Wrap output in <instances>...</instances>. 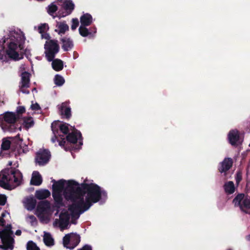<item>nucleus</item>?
<instances>
[{
    "label": "nucleus",
    "mask_w": 250,
    "mask_h": 250,
    "mask_svg": "<svg viewBox=\"0 0 250 250\" xmlns=\"http://www.w3.org/2000/svg\"><path fill=\"white\" fill-rule=\"evenodd\" d=\"M22 178L21 173L15 168H7L0 172V187L10 189L9 183L15 184L17 186L21 184Z\"/></svg>",
    "instance_id": "obj_3"
},
{
    "label": "nucleus",
    "mask_w": 250,
    "mask_h": 250,
    "mask_svg": "<svg viewBox=\"0 0 250 250\" xmlns=\"http://www.w3.org/2000/svg\"><path fill=\"white\" fill-rule=\"evenodd\" d=\"M21 44L19 45V48L21 49ZM18 48L17 43L11 42L9 43L8 48L6 51L7 56L15 61H18L23 58V55L22 54L20 55L17 51Z\"/></svg>",
    "instance_id": "obj_7"
},
{
    "label": "nucleus",
    "mask_w": 250,
    "mask_h": 250,
    "mask_svg": "<svg viewBox=\"0 0 250 250\" xmlns=\"http://www.w3.org/2000/svg\"><path fill=\"white\" fill-rule=\"evenodd\" d=\"M8 138L11 140V144H14L16 147L21 146V144L23 141V139L20 137L19 133L15 137H8Z\"/></svg>",
    "instance_id": "obj_28"
},
{
    "label": "nucleus",
    "mask_w": 250,
    "mask_h": 250,
    "mask_svg": "<svg viewBox=\"0 0 250 250\" xmlns=\"http://www.w3.org/2000/svg\"><path fill=\"white\" fill-rule=\"evenodd\" d=\"M60 139L59 140V145L63 147V148H66V147H70L69 145H66V146H65V145H66V141L65 140V138L63 135H59ZM67 145V143L66 144Z\"/></svg>",
    "instance_id": "obj_40"
},
{
    "label": "nucleus",
    "mask_w": 250,
    "mask_h": 250,
    "mask_svg": "<svg viewBox=\"0 0 250 250\" xmlns=\"http://www.w3.org/2000/svg\"><path fill=\"white\" fill-rule=\"evenodd\" d=\"M242 180V172L241 170H238L235 175V180L237 184H239Z\"/></svg>",
    "instance_id": "obj_41"
},
{
    "label": "nucleus",
    "mask_w": 250,
    "mask_h": 250,
    "mask_svg": "<svg viewBox=\"0 0 250 250\" xmlns=\"http://www.w3.org/2000/svg\"><path fill=\"white\" fill-rule=\"evenodd\" d=\"M26 203L28 208L30 209H33L35 208L37 202L36 199L33 197H31L27 199Z\"/></svg>",
    "instance_id": "obj_35"
},
{
    "label": "nucleus",
    "mask_w": 250,
    "mask_h": 250,
    "mask_svg": "<svg viewBox=\"0 0 250 250\" xmlns=\"http://www.w3.org/2000/svg\"><path fill=\"white\" fill-rule=\"evenodd\" d=\"M77 250H92V247L89 245H85L82 248L79 249Z\"/></svg>",
    "instance_id": "obj_47"
},
{
    "label": "nucleus",
    "mask_w": 250,
    "mask_h": 250,
    "mask_svg": "<svg viewBox=\"0 0 250 250\" xmlns=\"http://www.w3.org/2000/svg\"><path fill=\"white\" fill-rule=\"evenodd\" d=\"M225 192L228 194H233L235 191V187L232 181L226 182L224 185Z\"/></svg>",
    "instance_id": "obj_23"
},
{
    "label": "nucleus",
    "mask_w": 250,
    "mask_h": 250,
    "mask_svg": "<svg viewBox=\"0 0 250 250\" xmlns=\"http://www.w3.org/2000/svg\"><path fill=\"white\" fill-rule=\"evenodd\" d=\"M4 214L3 213L2 214V217H4Z\"/></svg>",
    "instance_id": "obj_57"
},
{
    "label": "nucleus",
    "mask_w": 250,
    "mask_h": 250,
    "mask_svg": "<svg viewBox=\"0 0 250 250\" xmlns=\"http://www.w3.org/2000/svg\"><path fill=\"white\" fill-rule=\"evenodd\" d=\"M59 112L63 118L68 119L71 116V108L65 103H62L59 108Z\"/></svg>",
    "instance_id": "obj_13"
},
{
    "label": "nucleus",
    "mask_w": 250,
    "mask_h": 250,
    "mask_svg": "<svg viewBox=\"0 0 250 250\" xmlns=\"http://www.w3.org/2000/svg\"><path fill=\"white\" fill-rule=\"evenodd\" d=\"M21 234V231L20 229H18L15 232V234L18 236H20Z\"/></svg>",
    "instance_id": "obj_51"
},
{
    "label": "nucleus",
    "mask_w": 250,
    "mask_h": 250,
    "mask_svg": "<svg viewBox=\"0 0 250 250\" xmlns=\"http://www.w3.org/2000/svg\"><path fill=\"white\" fill-rule=\"evenodd\" d=\"M6 197L5 195H0V205L4 206L6 202Z\"/></svg>",
    "instance_id": "obj_44"
},
{
    "label": "nucleus",
    "mask_w": 250,
    "mask_h": 250,
    "mask_svg": "<svg viewBox=\"0 0 250 250\" xmlns=\"http://www.w3.org/2000/svg\"><path fill=\"white\" fill-rule=\"evenodd\" d=\"M3 119L4 122L8 124L6 125L7 128L11 132L14 131L16 129L15 124L17 120L15 114L10 112H6Z\"/></svg>",
    "instance_id": "obj_10"
},
{
    "label": "nucleus",
    "mask_w": 250,
    "mask_h": 250,
    "mask_svg": "<svg viewBox=\"0 0 250 250\" xmlns=\"http://www.w3.org/2000/svg\"><path fill=\"white\" fill-rule=\"evenodd\" d=\"M86 27V26L81 25L79 28V33L83 37L92 35V32H90Z\"/></svg>",
    "instance_id": "obj_32"
},
{
    "label": "nucleus",
    "mask_w": 250,
    "mask_h": 250,
    "mask_svg": "<svg viewBox=\"0 0 250 250\" xmlns=\"http://www.w3.org/2000/svg\"><path fill=\"white\" fill-rule=\"evenodd\" d=\"M66 140L67 145H69L70 147L75 148L76 149H80L83 144L82 133L74 127L72 131L66 135Z\"/></svg>",
    "instance_id": "obj_4"
},
{
    "label": "nucleus",
    "mask_w": 250,
    "mask_h": 250,
    "mask_svg": "<svg viewBox=\"0 0 250 250\" xmlns=\"http://www.w3.org/2000/svg\"><path fill=\"white\" fill-rule=\"evenodd\" d=\"M77 185L78 183L74 180L68 181L67 187L63 192L65 199L72 202L68 208L72 219H78L81 214L90 208L85 202L84 198L82 197V195L80 194V190L77 191L75 189V185ZM72 223L76 224V222L72 220Z\"/></svg>",
    "instance_id": "obj_1"
},
{
    "label": "nucleus",
    "mask_w": 250,
    "mask_h": 250,
    "mask_svg": "<svg viewBox=\"0 0 250 250\" xmlns=\"http://www.w3.org/2000/svg\"><path fill=\"white\" fill-rule=\"evenodd\" d=\"M52 182L53 183L52 185L53 192H62L63 190L64 184L66 181L63 179L60 180L58 181L53 180Z\"/></svg>",
    "instance_id": "obj_15"
},
{
    "label": "nucleus",
    "mask_w": 250,
    "mask_h": 250,
    "mask_svg": "<svg viewBox=\"0 0 250 250\" xmlns=\"http://www.w3.org/2000/svg\"><path fill=\"white\" fill-rule=\"evenodd\" d=\"M31 74L27 72L24 71L21 74V81L20 82V89L23 93L28 94L29 91L25 88L30 87V77Z\"/></svg>",
    "instance_id": "obj_9"
},
{
    "label": "nucleus",
    "mask_w": 250,
    "mask_h": 250,
    "mask_svg": "<svg viewBox=\"0 0 250 250\" xmlns=\"http://www.w3.org/2000/svg\"><path fill=\"white\" fill-rule=\"evenodd\" d=\"M32 91H36V92L37 91V88L34 87L33 89H32Z\"/></svg>",
    "instance_id": "obj_54"
},
{
    "label": "nucleus",
    "mask_w": 250,
    "mask_h": 250,
    "mask_svg": "<svg viewBox=\"0 0 250 250\" xmlns=\"http://www.w3.org/2000/svg\"><path fill=\"white\" fill-rule=\"evenodd\" d=\"M27 250H40L36 244L32 241H29L27 243Z\"/></svg>",
    "instance_id": "obj_37"
},
{
    "label": "nucleus",
    "mask_w": 250,
    "mask_h": 250,
    "mask_svg": "<svg viewBox=\"0 0 250 250\" xmlns=\"http://www.w3.org/2000/svg\"><path fill=\"white\" fill-rule=\"evenodd\" d=\"M50 196V192L47 189H40L36 190L35 192L36 197L39 200H43Z\"/></svg>",
    "instance_id": "obj_22"
},
{
    "label": "nucleus",
    "mask_w": 250,
    "mask_h": 250,
    "mask_svg": "<svg viewBox=\"0 0 250 250\" xmlns=\"http://www.w3.org/2000/svg\"><path fill=\"white\" fill-rule=\"evenodd\" d=\"M12 162H10L9 163V166H11V165H12Z\"/></svg>",
    "instance_id": "obj_56"
},
{
    "label": "nucleus",
    "mask_w": 250,
    "mask_h": 250,
    "mask_svg": "<svg viewBox=\"0 0 250 250\" xmlns=\"http://www.w3.org/2000/svg\"><path fill=\"white\" fill-rule=\"evenodd\" d=\"M25 112V108L23 106H19L17 107V112L19 114H22Z\"/></svg>",
    "instance_id": "obj_45"
},
{
    "label": "nucleus",
    "mask_w": 250,
    "mask_h": 250,
    "mask_svg": "<svg viewBox=\"0 0 250 250\" xmlns=\"http://www.w3.org/2000/svg\"><path fill=\"white\" fill-rule=\"evenodd\" d=\"M93 31L94 32V33H95L96 32V28H94V30Z\"/></svg>",
    "instance_id": "obj_55"
},
{
    "label": "nucleus",
    "mask_w": 250,
    "mask_h": 250,
    "mask_svg": "<svg viewBox=\"0 0 250 250\" xmlns=\"http://www.w3.org/2000/svg\"><path fill=\"white\" fill-rule=\"evenodd\" d=\"M57 27L58 29H55V31L60 35L64 34L66 31L69 30V26L65 21L58 22Z\"/></svg>",
    "instance_id": "obj_21"
},
{
    "label": "nucleus",
    "mask_w": 250,
    "mask_h": 250,
    "mask_svg": "<svg viewBox=\"0 0 250 250\" xmlns=\"http://www.w3.org/2000/svg\"><path fill=\"white\" fill-rule=\"evenodd\" d=\"M52 196L54 198L55 206L57 208L63 206V199L62 192H52Z\"/></svg>",
    "instance_id": "obj_20"
},
{
    "label": "nucleus",
    "mask_w": 250,
    "mask_h": 250,
    "mask_svg": "<svg viewBox=\"0 0 250 250\" xmlns=\"http://www.w3.org/2000/svg\"><path fill=\"white\" fill-rule=\"evenodd\" d=\"M23 124L25 127L27 129L32 127L34 124L33 118L31 117L24 118L23 120Z\"/></svg>",
    "instance_id": "obj_33"
},
{
    "label": "nucleus",
    "mask_w": 250,
    "mask_h": 250,
    "mask_svg": "<svg viewBox=\"0 0 250 250\" xmlns=\"http://www.w3.org/2000/svg\"><path fill=\"white\" fill-rule=\"evenodd\" d=\"M49 29V26L47 23H44L40 24L38 26V31L40 34H43L45 33L47 30Z\"/></svg>",
    "instance_id": "obj_39"
},
{
    "label": "nucleus",
    "mask_w": 250,
    "mask_h": 250,
    "mask_svg": "<svg viewBox=\"0 0 250 250\" xmlns=\"http://www.w3.org/2000/svg\"><path fill=\"white\" fill-rule=\"evenodd\" d=\"M5 223V220L3 218L0 217V224H1V226H4Z\"/></svg>",
    "instance_id": "obj_50"
},
{
    "label": "nucleus",
    "mask_w": 250,
    "mask_h": 250,
    "mask_svg": "<svg viewBox=\"0 0 250 250\" xmlns=\"http://www.w3.org/2000/svg\"><path fill=\"white\" fill-rule=\"evenodd\" d=\"M29 219L30 223L32 226H35L38 224L37 219L35 216L31 215L28 216Z\"/></svg>",
    "instance_id": "obj_42"
},
{
    "label": "nucleus",
    "mask_w": 250,
    "mask_h": 250,
    "mask_svg": "<svg viewBox=\"0 0 250 250\" xmlns=\"http://www.w3.org/2000/svg\"><path fill=\"white\" fill-rule=\"evenodd\" d=\"M43 242L45 245L52 246L54 245V239L49 233H45L43 236Z\"/></svg>",
    "instance_id": "obj_30"
},
{
    "label": "nucleus",
    "mask_w": 250,
    "mask_h": 250,
    "mask_svg": "<svg viewBox=\"0 0 250 250\" xmlns=\"http://www.w3.org/2000/svg\"><path fill=\"white\" fill-rule=\"evenodd\" d=\"M51 157L50 152L47 149H40L36 154L35 162L39 166L47 164Z\"/></svg>",
    "instance_id": "obj_8"
},
{
    "label": "nucleus",
    "mask_w": 250,
    "mask_h": 250,
    "mask_svg": "<svg viewBox=\"0 0 250 250\" xmlns=\"http://www.w3.org/2000/svg\"><path fill=\"white\" fill-rule=\"evenodd\" d=\"M60 225L62 227H66L69 222L70 215L67 211L62 212L60 214Z\"/></svg>",
    "instance_id": "obj_19"
},
{
    "label": "nucleus",
    "mask_w": 250,
    "mask_h": 250,
    "mask_svg": "<svg viewBox=\"0 0 250 250\" xmlns=\"http://www.w3.org/2000/svg\"><path fill=\"white\" fill-rule=\"evenodd\" d=\"M50 208V203L47 200L40 202L37 206V209L41 212H44Z\"/></svg>",
    "instance_id": "obj_26"
},
{
    "label": "nucleus",
    "mask_w": 250,
    "mask_h": 250,
    "mask_svg": "<svg viewBox=\"0 0 250 250\" xmlns=\"http://www.w3.org/2000/svg\"><path fill=\"white\" fill-rule=\"evenodd\" d=\"M69 125L66 123H62L60 131L64 135H67L69 133Z\"/></svg>",
    "instance_id": "obj_36"
},
{
    "label": "nucleus",
    "mask_w": 250,
    "mask_h": 250,
    "mask_svg": "<svg viewBox=\"0 0 250 250\" xmlns=\"http://www.w3.org/2000/svg\"><path fill=\"white\" fill-rule=\"evenodd\" d=\"M229 143L232 146H235L240 139L239 132L237 130H230L228 134Z\"/></svg>",
    "instance_id": "obj_16"
},
{
    "label": "nucleus",
    "mask_w": 250,
    "mask_h": 250,
    "mask_svg": "<svg viewBox=\"0 0 250 250\" xmlns=\"http://www.w3.org/2000/svg\"><path fill=\"white\" fill-rule=\"evenodd\" d=\"M80 242V236L76 233L66 234L63 238V244L64 247L70 250L75 248Z\"/></svg>",
    "instance_id": "obj_6"
},
{
    "label": "nucleus",
    "mask_w": 250,
    "mask_h": 250,
    "mask_svg": "<svg viewBox=\"0 0 250 250\" xmlns=\"http://www.w3.org/2000/svg\"><path fill=\"white\" fill-rule=\"evenodd\" d=\"M244 197V193H239L235 197L232 201L235 207H239L240 208H242L241 204Z\"/></svg>",
    "instance_id": "obj_27"
},
{
    "label": "nucleus",
    "mask_w": 250,
    "mask_h": 250,
    "mask_svg": "<svg viewBox=\"0 0 250 250\" xmlns=\"http://www.w3.org/2000/svg\"><path fill=\"white\" fill-rule=\"evenodd\" d=\"M42 182V179L41 175L38 171H34L32 173L30 184L34 186H40Z\"/></svg>",
    "instance_id": "obj_17"
},
{
    "label": "nucleus",
    "mask_w": 250,
    "mask_h": 250,
    "mask_svg": "<svg viewBox=\"0 0 250 250\" xmlns=\"http://www.w3.org/2000/svg\"><path fill=\"white\" fill-rule=\"evenodd\" d=\"M59 135H60V134L56 135H54V136L53 137H52L51 139L52 142L53 143H55L56 141H57L58 142L59 140Z\"/></svg>",
    "instance_id": "obj_49"
},
{
    "label": "nucleus",
    "mask_w": 250,
    "mask_h": 250,
    "mask_svg": "<svg viewBox=\"0 0 250 250\" xmlns=\"http://www.w3.org/2000/svg\"><path fill=\"white\" fill-rule=\"evenodd\" d=\"M54 80L55 84L57 86H62L65 82L64 78L61 75L59 74L55 75Z\"/></svg>",
    "instance_id": "obj_34"
},
{
    "label": "nucleus",
    "mask_w": 250,
    "mask_h": 250,
    "mask_svg": "<svg viewBox=\"0 0 250 250\" xmlns=\"http://www.w3.org/2000/svg\"><path fill=\"white\" fill-rule=\"evenodd\" d=\"M42 38H45L46 39H47L49 37V36L48 34H44L43 35V34H42Z\"/></svg>",
    "instance_id": "obj_52"
},
{
    "label": "nucleus",
    "mask_w": 250,
    "mask_h": 250,
    "mask_svg": "<svg viewBox=\"0 0 250 250\" xmlns=\"http://www.w3.org/2000/svg\"><path fill=\"white\" fill-rule=\"evenodd\" d=\"M44 49L45 57L47 61L51 62L60 50V46L58 43V41L50 40L48 42H46L44 45Z\"/></svg>",
    "instance_id": "obj_5"
},
{
    "label": "nucleus",
    "mask_w": 250,
    "mask_h": 250,
    "mask_svg": "<svg viewBox=\"0 0 250 250\" xmlns=\"http://www.w3.org/2000/svg\"><path fill=\"white\" fill-rule=\"evenodd\" d=\"M62 42V48L64 51H68L74 46L72 40L70 38L64 37L60 39Z\"/></svg>",
    "instance_id": "obj_14"
},
{
    "label": "nucleus",
    "mask_w": 250,
    "mask_h": 250,
    "mask_svg": "<svg viewBox=\"0 0 250 250\" xmlns=\"http://www.w3.org/2000/svg\"><path fill=\"white\" fill-rule=\"evenodd\" d=\"M241 206L242 208H240V209L245 213H249V212L247 210L244 209V208L247 209L250 208V199H249L247 197L244 198L241 204Z\"/></svg>",
    "instance_id": "obj_31"
},
{
    "label": "nucleus",
    "mask_w": 250,
    "mask_h": 250,
    "mask_svg": "<svg viewBox=\"0 0 250 250\" xmlns=\"http://www.w3.org/2000/svg\"><path fill=\"white\" fill-rule=\"evenodd\" d=\"M52 62V68L56 71H60L63 69V63L61 60L59 59H53Z\"/></svg>",
    "instance_id": "obj_24"
},
{
    "label": "nucleus",
    "mask_w": 250,
    "mask_h": 250,
    "mask_svg": "<svg viewBox=\"0 0 250 250\" xmlns=\"http://www.w3.org/2000/svg\"><path fill=\"white\" fill-rule=\"evenodd\" d=\"M12 226L11 225H7L6 228L2 231L3 232H12L11 231Z\"/></svg>",
    "instance_id": "obj_48"
},
{
    "label": "nucleus",
    "mask_w": 250,
    "mask_h": 250,
    "mask_svg": "<svg viewBox=\"0 0 250 250\" xmlns=\"http://www.w3.org/2000/svg\"><path fill=\"white\" fill-rule=\"evenodd\" d=\"M61 122L59 121H54L51 124V130L54 135H59Z\"/></svg>",
    "instance_id": "obj_29"
},
{
    "label": "nucleus",
    "mask_w": 250,
    "mask_h": 250,
    "mask_svg": "<svg viewBox=\"0 0 250 250\" xmlns=\"http://www.w3.org/2000/svg\"><path fill=\"white\" fill-rule=\"evenodd\" d=\"M31 108L33 110H38L40 109V106L39 104L37 103L32 104L31 105Z\"/></svg>",
    "instance_id": "obj_46"
},
{
    "label": "nucleus",
    "mask_w": 250,
    "mask_h": 250,
    "mask_svg": "<svg viewBox=\"0 0 250 250\" xmlns=\"http://www.w3.org/2000/svg\"><path fill=\"white\" fill-rule=\"evenodd\" d=\"M247 239L248 241H250V234L247 236Z\"/></svg>",
    "instance_id": "obj_53"
},
{
    "label": "nucleus",
    "mask_w": 250,
    "mask_h": 250,
    "mask_svg": "<svg viewBox=\"0 0 250 250\" xmlns=\"http://www.w3.org/2000/svg\"><path fill=\"white\" fill-rule=\"evenodd\" d=\"M79 24V21L78 19L75 18L72 20V25H71V29L72 30H75L77 27L78 26Z\"/></svg>",
    "instance_id": "obj_43"
},
{
    "label": "nucleus",
    "mask_w": 250,
    "mask_h": 250,
    "mask_svg": "<svg viewBox=\"0 0 250 250\" xmlns=\"http://www.w3.org/2000/svg\"><path fill=\"white\" fill-rule=\"evenodd\" d=\"M230 250V249H229V250Z\"/></svg>",
    "instance_id": "obj_58"
},
{
    "label": "nucleus",
    "mask_w": 250,
    "mask_h": 250,
    "mask_svg": "<svg viewBox=\"0 0 250 250\" xmlns=\"http://www.w3.org/2000/svg\"><path fill=\"white\" fill-rule=\"evenodd\" d=\"M75 188L77 191L80 190V194L82 195V197L84 198L86 195L85 202L90 207L101 200L107 198V192L95 183H83L80 185L78 183L77 185H75Z\"/></svg>",
    "instance_id": "obj_2"
},
{
    "label": "nucleus",
    "mask_w": 250,
    "mask_h": 250,
    "mask_svg": "<svg viewBox=\"0 0 250 250\" xmlns=\"http://www.w3.org/2000/svg\"><path fill=\"white\" fill-rule=\"evenodd\" d=\"M233 161L230 158H225L224 160L221 162L218 167L219 171L222 173L228 171L232 166Z\"/></svg>",
    "instance_id": "obj_12"
},
{
    "label": "nucleus",
    "mask_w": 250,
    "mask_h": 250,
    "mask_svg": "<svg viewBox=\"0 0 250 250\" xmlns=\"http://www.w3.org/2000/svg\"><path fill=\"white\" fill-rule=\"evenodd\" d=\"M63 7L65 11L62 13H61L60 11L58 12L59 16L61 17L70 15L75 8V4L72 0H66L63 3Z\"/></svg>",
    "instance_id": "obj_11"
},
{
    "label": "nucleus",
    "mask_w": 250,
    "mask_h": 250,
    "mask_svg": "<svg viewBox=\"0 0 250 250\" xmlns=\"http://www.w3.org/2000/svg\"><path fill=\"white\" fill-rule=\"evenodd\" d=\"M58 9V6L52 3L48 6L47 12L50 15L53 16Z\"/></svg>",
    "instance_id": "obj_38"
},
{
    "label": "nucleus",
    "mask_w": 250,
    "mask_h": 250,
    "mask_svg": "<svg viewBox=\"0 0 250 250\" xmlns=\"http://www.w3.org/2000/svg\"><path fill=\"white\" fill-rule=\"evenodd\" d=\"M92 17L90 14H84L80 17L81 25L85 26H89L92 23Z\"/></svg>",
    "instance_id": "obj_18"
},
{
    "label": "nucleus",
    "mask_w": 250,
    "mask_h": 250,
    "mask_svg": "<svg viewBox=\"0 0 250 250\" xmlns=\"http://www.w3.org/2000/svg\"><path fill=\"white\" fill-rule=\"evenodd\" d=\"M11 144V142L8 137L2 139V143L0 146L1 151L0 152V156L2 155V151L8 150Z\"/></svg>",
    "instance_id": "obj_25"
}]
</instances>
